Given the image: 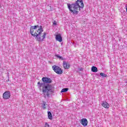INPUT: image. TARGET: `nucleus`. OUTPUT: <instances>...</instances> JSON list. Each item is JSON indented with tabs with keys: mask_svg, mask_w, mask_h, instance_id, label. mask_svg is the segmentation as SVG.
Listing matches in <instances>:
<instances>
[{
	"mask_svg": "<svg viewBox=\"0 0 127 127\" xmlns=\"http://www.w3.org/2000/svg\"><path fill=\"white\" fill-rule=\"evenodd\" d=\"M54 25H57V23H56V21H54L53 23Z\"/></svg>",
	"mask_w": 127,
	"mask_h": 127,
	"instance_id": "obj_21",
	"label": "nucleus"
},
{
	"mask_svg": "<svg viewBox=\"0 0 127 127\" xmlns=\"http://www.w3.org/2000/svg\"><path fill=\"white\" fill-rule=\"evenodd\" d=\"M100 76H102V77H107V75L104 73H100Z\"/></svg>",
	"mask_w": 127,
	"mask_h": 127,
	"instance_id": "obj_19",
	"label": "nucleus"
},
{
	"mask_svg": "<svg viewBox=\"0 0 127 127\" xmlns=\"http://www.w3.org/2000/svg\"><path fill=\"white\" fill-rule=\"evenodd\" d=\"M43 83H41L40 82H38V86L40 89V90H41V87H43Z\"/></svg>",
	"mask_w": 127,
	"mask_h": 127,
	"instance_id": "obj_16",
	"label": "nucleus"
},
{
	"mask_svg": "<svg viewBox=\"0 0 127 127\" xmlns=\"http://www.w3.org/2000/svg\"><path fill=\"white\" fill-rule=\"evenodd\" d=\"M55 57H57L60 60H64V59L59 55H55Z\"/></svg>",
	"mask_w": 127,
	"mask_h": 127,
	"instance_id": "obj_15",
	"label": "nucleus"
},
{
	"mask_svg": "<svg viewBox=\"0 0 127 127\" xmlns=\"http://www.w3.org/2000/svg\"><path fill=\"white\" fill-rule=\"evenodd\" d=\"M32 27L34 29H37V28H39V25H35V26H32Z\"/></svg>",
	"mask_w": 127,
	"mask_h": 127,
	"instance_id": "obj_18",
	"label": "nucleus"
},
{
	"mask_svg": "<svg viewBox=\"0 0 127 127\" xmlns=\"http://www.w3.org/2000/svg\"><path fill=\"white\" fill-rule=\"evenodd\" d=\"M49 124L47 122L45 123L44 127H50Z\"/></svg>",
	"mask_w": 127,
	"mask_h": 127,
	"instance_id": "obj_20",
	"label": "nucleus"
},
{
	"mask_svg": "<svg viewBox=\"0 0 127 127\" xmlns=\"http://www.w3.org/2000/svg\"><path fill=\"white\" fill-rule=\"evenodd\" d=\"M125 6L126 7V11L127 12V4Z\"/></svg>",
	"mask_w": 127,
	"mask_h": 127,
	"instance_id": "obj_22",
	"label": "nucleus"
},
{
	"mask_svg": "<svg viewBox=\"0 0 127 127\" xmlns=\"http://www.w3.org/2000/svg\"><path fill=\"white\" fill-rule=\"evenodd\" d=\"M42 32H43L42 26H40L38 30H36V34L35 35L36 38H37V41H38L39 42H40V41H43L45 39V36H46V33L44 32L43 35H42Z\"/></svg>",
	"mask_w": 127,
	"mask_h": 127,
	"instance_id": "obj_3",
	"label": "nucleus"
},
{
	"mask_svg": "<svg viewBox=\"0 0 127 127\" xmlns=\"http://www.w3.org/2000/svg\"><path fill=\"white\" fill-rule=\"evenodd\" d=\"M63 64L64 68V69H69V68H70V64L65 61L63 62Z\"/></svg>",
	"mask_w": 127,
	"mask_h": 127,
	"instance_id": "obj_10",
	"label": "nucleus"
},
{
	"mask_svg": "<svg viewBox=\"0 0 127 127\" xmlns=\"http://www.w3.org/2000/svg\"><path fill=\"white\" fill-rule=\"evenodd\" d=\"M69 90V89L66 88H64L62 90L61 93H66Z\"/></svg>",
	"mask_w": 127,
	"mask_h": 127,
	"instance_id": "obj_17",
	"label": "nucleus"
},
{
	"mask_svg": "<svg viewBox=\"0 0 127 127\" xmlns=\"http://www.w3.org/2000/svg\"><path fill=\"white\" fill-rule=\"evenodd\" d=\"M52 68L54 71H55L57 74H58V75H61V74H63V71L61 68L59 67V66L54 65L52 66Z\"/></svg>",
	"mask_w": 127,
	"mask_h": 127,
	"instance_id": "obj_4",
	"label": "nucleus"
},
{
	"mask_svg": "<svg viewBox=\"0 0 127 127\" xmlns=\"http://www.w3.org/2000/svg\"><path fill=\"white\" fill-rule=\"evenodd\" d=\"M67 5L69 11L73 14H78L81 8H84L83 0H77L75 3H67Z\"/></svg>",
	"mask_w": 127,
	"mask_h": 127,
	"instance_id": "obj_1",
	"label": "nucleus"
},
{
	"mask_svg": "<svg viewBox=\"0 0 127 127\" xmlns=\"http://www.w3.org/2000/svg\"><path fill=\"white\" fill-rule=\"evenodd\" d=\"M42 80L43 81V82H44V83H45V84H48L52 82V80H51L50 78H48L47 77H43L42 78Z\"/></svg>",
	"mask_w": 127,
	"mask_h": 127,
	"instance_id": "obj_5",
	"label": "nucleus"
},
{
	"mask_svg": "<svg viewBox=\"0 0 127 127\" xmlns=\"http://www.w3.org/2000/svg\"><path fill=\"white\" fill-rule=\"evenodd\" d=\"M30 34L32 36H34V37H35V36L36 35V30L34 33V29L32 26L30 27Z\"/></svg>",
	"mask_w": 127,
	"mask_h": 127,
	"instance_id": "obj_12",
	"label": "nucleus"
},
{
	"mask_svg": "<svg viewBox=\"0 0 127 127\" xmlns=\"http://www.w3.org/2000/svg\"><path fill=\"white\" fill-rule=\"evenodd\" d=\"M48 117L49 120H52V114L50 111L48 112Z\"/></svg>",
	"mask_w": 127,
	"mask_h": 127,
	"instance_id": "obj_14",
	"label": "nucleus"
},
{
	"mask_svg": "<svg viewBox=\"0 0 127 127\" xmlns=\"http://www.w3.org/2000/svg\"><path fill=\"white\" fill-rule=\"evenodd\" d=\"M102 107L105 108V109H109L110 108V104L106 101H103L101 104Z\"/></svg>",
	"mask_w": 127,
	"mask_h": 127,
	"instance_id": "obj_8",
	"label": "nucleus"
},
{
	"mask_svg": "<svg viewBox=\"0 0 127 127\" xmlns=\"http://www.w3.org/2000/svg\"><path fill=\"white\" fill-rule=\"evenodd\" d=\"M42 92L45 98H49V96L54 93V86L50 84H47L43 87Z\"/></svg>",
	"mask_w": 127,
	"mask_h": 127,
	"instance_id": "obj_2",
	"label": "nucleus"
},
{
	"mask_svg": "<svg viewBox=\"0 0 127 127\" xmlns=\"http://www.w3.org/2000/svg\"><path fill=\"white\" fill-rule=\"evenodd\" d=\"M91 71L94 72H98V68L95 66H93L91 67Z\"/></svg>",
	"mask_w": 127,
	"mask_h": 127,
	"instance_id": "obj_13",
	"label": "nucleus"
},
{
	"mask_svg": "<svg viewBox=\"0 0 127 127\" xmlns=\"http://www.w3.org/2000/svg\"><path fill=\"white\" fill-rule=\"evenodd\" d=\"M42 107L43 108V110H46V109H49V105L46 103V102L43 101Z\"/></svg>",
	"mask_w": 127,
	"mask_h": 127,
	"instance_id": "obj_9",
	"label": "nucleus"
},
{
	"mask_svg": "<svg viewBox=\"0 0 127 127\" xmlns=\"http://www.w3.org/2000/svg\"><path fill=\"white\" fill-rule=\"evenodd\" d=\"M3 98L5 100H7L10 98V92L7 91L3 94Z\"/></svg>",
	"mask_w": 127,
	"mask_h": 127,
	"instance_id": "obj_6",
	"label": "nucleus"
},
{
	"mask_svg": "<svg viewBox=\"0 0 127 127\" xmlns=\"http://www.w3.org/2000/svg\"><path fill=\"white\" fill-rule=\"evenodd\" d=\"M56 39L57 41H59V42H62V37L61 36V35L60 34L56 35Z\"/></svg>",
	"mask_w": 127,
	"mask_h": 127,
	"instance_id": "obj_11",
	"label": "nucleus"
},
{
	"mask_svg": "<svg viewBox=\"0 0 127 127\" xmlns=\"http://www.w3.org/2000/svg\"><path fill=\"white\" fill-rule=\"evenodd\" d=\"M80 124L83 126V127H87L88 126V120L87 119L83 118L81 120Z\"/></svg>",
	"mask_w": 127,
	"mask_h": 127,
	"instance_id": "obj_7",
	"label": "nucleus"
}]
</instances>
